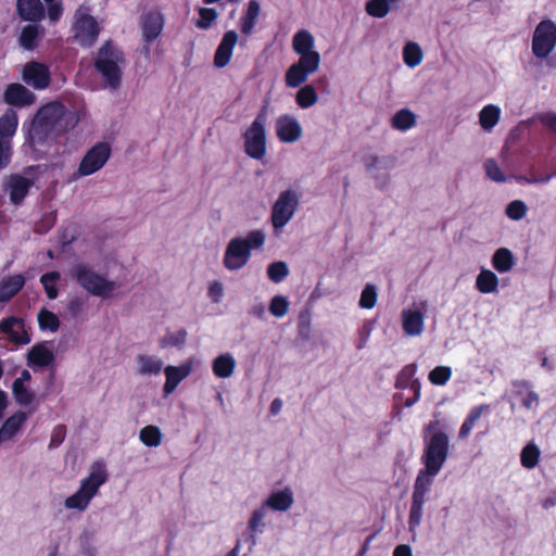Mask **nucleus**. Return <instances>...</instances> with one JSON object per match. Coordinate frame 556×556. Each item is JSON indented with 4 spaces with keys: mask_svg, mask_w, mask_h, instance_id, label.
Listing matches in <instances>:
<instances>
[{
    "mask_svg": "<svg viewBox=\"0 0 556 556\" xmlns=\"http://www.w3.org/2000/svg\"><path fill=\"white\" fill-rule=\"evenodd\" d=\"M223 285L219 281H213L208 287V296L214 303H218L223 296Z\"/></svg>",
    "mask_w": 556,
    "mask_h": 556,
    "instance_id": "bf43d9fd",
    "label": "nucleus"
},
{
    "mask_svg": "<svg viewBox=\"0 0 556 556\" xmlns=\"http://www.w3.org/2000/svg\"><path fill=\"white\" fill-rule=\"evenodd\" d=\"M556 47V25L551 20L538 24L532 38V52L539 59H545Z\"/></svg>",
    "mask_w": 556,
    "mask_h": 556,
    "instance_id": "9b49d317",
    "label": "nucleus"
},
{
    "mask_svg": "<svg viewBox=\"0 0 556 556\" xmlns=\"http://www.w3.org/2000/svg\"><path fill=\"white\" fill-rule=\"evenodd\" d=\"M199 15L200 17L195 22V26L199 29H208L218 17V13L214 8H200Z\"/></svg>",
    "mask_w": 556,
    "mask_h": 556,
    "instance_id": "09e8293b",
    "label": "nucleus"
},
{
    "mask_svg": "<svg viewBox=\"0 0 556 556\" xmlns=\"http://www.w3.org/2000/svg\"><path fill=\"white\" fill-rule=\"evenodd\" d=\"M37 38L38 26L29 24L23 27L20 36V43L23 48L33 50L37 47Z\"/></svg>",
    "mask_w": 556,
    "mask_h": 556,
    "instance_id": "37998d69",
    "label": "nucleus"
},
{
    "mask_svg": "<svg viewBox=\"0 0 556 556\" xmlns=\"http://www.w3.org/2000/svg\"><path fill=\"white\" fill-rule=\"evenodd\" d=\"M61 275L59 271H49L40 277V283L42 285L47 298L49 300H54L59 295V289L56 287V282L60 280Z\"/></svg>",
    "mask_w": 556,
    "mask_h": 556,
    "instance_id": "e433bc0d",
    "label": "nucleus"
},
{
    "mask_svg": "<svg viewBox=\"0 0 556 556\" xmlns=\"http://www.w3.org/2000/svg\"><path fill=\"white\" fill-rule=\"evenodd\" d=\"M267 508L278 510V491H273L267 501L257 509H255L249 520V533L244 534L241 540L249 542L251 546L255 544L254 534L262 532L265 523L263 522Z\"/></svg>",
    "mask_w": 556,
    "mask_h": 556,
    "instance_id": "ddd939ff",
    "label": "nucleus"
},
{
    "mask_svg": "<svg viewBox=\"0 0 556 556\" xmlns=\"http://www.w3.org/2000/svg\"><path fill=\"white\" fill-rule=\"evenodd\" d=\"M65 434H66L65 426H63V425L56 426L52 431L50 446L60 445L64 441Z\"/></svg>",
    "mask_w": 556,
    "mask_h": 556,
    "instance_id": "052dcab7",
    "label": "nucleus"
},
{
    "mask_svg": "<svg viewBox=\"0 0 556 556\" xmlns=\"http://www.w3.org/2000/svg\"><path fill=\"white\" fill-rule=\"evenodd\" d=\"M394 160L391 157H380L377 155H369L365 160V166L369 173L377 175L380 169H388L392 167Z\"/></svg>",
    "mask_w": 556,
    "mask_h": 556,
    "instance_id": "79ce46f5",
    "label": "nucleus"
},
{
    "mask_svg": "<svg viewBox=\"0 0 556 556\" xmlns=\"http://www.w3.org/2000/svg\"><path fill=\"white\" fill-rule=\"evenodd\" d=\"M165 17L160 10L152 9L143 12L139 17V27L142 41L147 46L154 42L163 33ZM149 47H146L147 53H149Z\"/></svg>",
    "mask_w": 556,
    "mask_h": 556,
    "instance_id": "f8f14e48",
    "label": "nucleus"
},
{
    "mask_svg": "<svg viewBox=\"0 0 556 556\" xmlns=\"http://www.w3.org/2000/svg\"><path fill=\"white\" fill-rule=\"evenodd\" d=\"M539 118L542 124L547 126L556 135V113H545Z\"/></svg>",
    "mask_w": 556,
    "mask_h": 556,
    "instance_id": "69168bd1",
    "label": "nucleus"
},
{
    "mask_svg": "<svg viewBox=\"0 0 556 556\" xmlns=\"http://www.w3.org/2000/svg\"><path fill=\"white\" fill-rule=\"evenodd\" d=\"M18 117L16 112L9 108L0 116V138L10 140L16 132Z\"/></svg>",
    "mask_w": 556,
    "mask_h": 556,
    "instance_id": "bb28decb",
    "label": "nucleus"
},
{
    "mask_svg": "<svg viewBox=\"0 0 556 556\" xmlns=\"http://www.w3.org/2000/svg\"><path fill=\"white\" fill-rule=\"evenodd\" d=\"M404 63L408 67H415L422 61V51L416 42H407L403 49Z\"/></svg>",
    "mask_w": 556,
    "mask_h": 556,
    "instance_id": "58836bf2",
    "label": "nucleus"
},
{
    "mask_svg": "<svg viewBox=\"0 0 556 556\" xmlns=\"http://www.w3.org/2000/svg\"><path fill=\"white\" fill-rule=\"evenodd\" d=\"M11 140L0 138V170L9 165L11 162Z\"/></svg>",
    "mask_w": 556,
    "mask_h": 556,
    "instance_id": "13d9d810",
    "label": "nucleus"
},
{
    "mask_svg": "<svg viewBox=\"0 0 556 556\" xmlns=\"http://www.w3.org/2000/svg\"><path fill=\"white\" fill-rule=\"evenodd\" d=\"M266 235L263 230L250 231L245 238H232L226 247L224 266L229 270H238L247 265L251 251L261 249L265 243Z\"/></svg>",
    "mask_w": 556,
    "mask_h": 556,
    "instance_id": "20e7f679",
    "label": "nucleus"
},
{
    "mask_svg": "<svg viewBox=\"0 0 556 556\" xmlns=\"http://www.w3.org/2000/svg\"><path fill=\"white\" fill-rule=\"evenodd\" d=\"M74 40L83 48L92 47L98 40L101 27L98 21L88 12L87 8L79 7L74 13L72 26Z\"/></svg>",
    "mask_w": 556,
    "mask_h": 556,
    "instance_id": "1a4fd4ad",
    "label": "nucleus"
},
{
    "mask_svg": "<svg viewBox=\"0 0 556 556\" xmlns=\"http://www.w3.org/2000/svg\"><path fill=\"white\" fill-rule=\"evenodd\" d=\"M249 314L258 319H264L266 316V307L263 303H256L250 308Z\"/></svg>",
    "mask_w": 556,
    "mask_h": 556,
    "instance_id": "774afa93",
    "label": "nucleus"
},
{
    "mask_svg": "<svg viewBox=\"0 0 556 556\" xmlns=\"http://www.w3.org/2000/svg\"><path fill=\"white\" fill-rule=\"evenodd\" d=\"M25 278L23 275H13L4 278L0 282V302H9L24 287Z\"/></svg>",
    "mask_w": 556,
    "mask_h": 556,
    "instance_id": "393cba45",
    "label": "nucleus"
},
{
    "mask_svg": "<svg viewBox=\"0 0 556 556\" xmlns=\"http://www.w3.org/2000/svg\"><path fill=\"white\" fill-rule=\"evenodd\" d=\"M38 325L41 330L56 332L60 328V319L53 312L41 308L38 313Z\"/></svg>",
    "mask_w": 556,
    "mask_h": 556,
    "instance_id": "4c0bfd02",
    "label": "nucleus"
},
{
    "mask_svg": "<svg viewBox=\"0 0 556 556\" xmlns=\"http://www.w3.org/2000/svg\"><path fill=\"white\" fill-rule=\"evenodd\" d=\"M37 100L36 94L27 87L20 83H11L7 85L3 91V101L13 108H27L33 105Z\"/></svg>",
    "mask_w": 556,
    "mask_h": 556,
    "instance_id": "f3484780",
    "label": "nucleus"
},
{
    "mask_svg": "<svg viewBox=\"0 0 556 556\" xmlns=\"http://www.w3.org/2000/svg\"><path fill=\"white\" fill-rule=\"evenodd\" d=\"M78 121L77 113L62 102H48L36 112L26 141L38 159L43 157L48 154V149L55 143L56 137L74 129Z\"/></svg>",
    "mask_w": 556,
    "mask_h": 556,
    "instance_id": "f257e3e1",
    "label": "nucleus"
},
{
    "mask_svg": "<svg viewBox=\"0 0 556 556\" xmlns=\"http://www.w3.org/2000/svg\"><path fill=\"white\" fill-rule=\"evenodd\" d=\"M108 480V472L105 465L101 462H96L91 466V470L87 478L81 480L79 491L88 496L89 500L98 493L99 488Z\"/></svg>",
    "mask_w": 556,
    "mask_h": 556,
    "instance_id": "a211bd4d",
    "label": "nucleus"
},
{
    "mask_svg": "<svg viewBox=\"0 0 556 556\" xmlns=\"http://www.w3.org/2000/svg\"><path fill=\"white\" fill-rule=\"evenodd\" d=\"M300 192L289 189L280 193V228L294 215L300 204Z\"/></svg>",
    "mask_w": 556,
    "mask_h": 556,
    "instance_id": "412c9836",
    "label": "nucleus"
},
{
    "mask_svg": "<svg viewBox=\"0 0 556 556\" xmlns=\"http://www.w3.org/2000/svg\"><path fill=\"white\" fill-rule=\"evenodd\" d=\"M528 212L527 204L521 200H514L511 201L505 210V213L508 218L511 220H520L522 219Z\"/></svg>",
    "mask_w": 556,
    "mask_h": 556,
    "instance_id": "8fccbe9b",
    "label": "nucleus"
},
{
    "mask_svg": "<svg viewBox=\"0 0 556 556\" xmlns=\"http://www.w3.org/2000/svg\"><path fill=\"white\" fill-rule=\"evenodd\" d=\"M261 12V5L257 0H250L245 14L240 20V30L243 35H250L256 24Z\"/></svg>",
    "mask_w": 556,
    "mask_h": 556,
    "instance_id": "cd10ccee",
    "label": "nucleus"
},
{
    "mask_svg": "<svg viewBox=\"0 0 556 556\" xmlns=\"http://www.w3.org/2000/svg\"><path fill=\"white\" fill-rule=\"evenodd\" d=\"M420 388H421V384H420L419 380H413L412 381L410 389L414 391V396L410 397V399H407L405 401L404 405L406 407L413 406L419 400Z\"/></svg>",
    "mask_w": 556,
    "mask_h": 556,
    "instance_id": "0e129e2a",
    "label": "nucleus"
},
{
    "mask_svg": "<svg viewBox=\"0 0 556 556\" xmlns=\"http://www.w3.org/2000/svg\"><path fill=\"white\" fill-rule=\"evenodd\" d=\"M0 333L7 334L16 345L28 344L31 340L23 318L10 316L0 321Z\"/></svg>",
    "mask_w": 556,
    "mask_h": 556,
    "instance_id": "dca6fc26",
    "label": "nucleus"
},
{
    "mask_svg": "<svg viewBox=\"0 0 556 556\" xmlns=\"http://www.w3.org/2000/svg\"><path fill=\"white\" fill-rule=\"evenodd\" d=\"M293 504L292 491L288 488L280 491V511L289 509Z\"/></svg>",
    "mask_w": 556,
    "mask_h": 556,
    "instance_id": "e2e57ef3",
    "label": "nucleus"
},
{
    "mask_svg": "<svg viewBox=\"0 0 556 556\" xmlns=\"http://www.w3.org/2000/svg\"><path fill=\"white\" fill-rule=\"evenodd\" d=\"M162 432L157 426H146L140 430L139 439L148 447H156L162 443Z\"/></svg>",
    "mask_w": 556,
    "mask_h": 556,
    "instance_id": "c9c22d12",
    "label": "nucleus"
},
{
    "mask_svg": "<svg viewBox=\"0 0 556 556\" xmlns=\"http://www.w3.org/2000/svg\"><path fill=\"white\" fill-rule=\"evenodd\" d=\"M500 115V108L489 104L480 111L479 123L484 130L490 131L498 123Z\"/></svg>",
    "mask_w": 556,
    "mask_h": 556,
    "instance_id": "72a5a7b5",
    "label": "nucleus"
},
{
    "mask_svg": "<svg viewBox=\"0 0 556 556\" xmlns=\"http://www.w3.org/2000/svg\"><path fill=\"white\" fill-rule=\"evenodd\" d=\"M318 101V94L312 85H304L295 93V102L301 109H308Z\"/></svg>",
    "mask_w": 556,
    "mask_h": 556,
    "instance_id": "f704fd0d",
    "label": "nucleus"
},
{
    "mask_svg": "<svg viewBox=\"0 0 556 556\" xmlns=\"http://www.w3.org/2000/svg\"><path fill=\"white\" fill-rule=\"evenodd\" d=\"M486 176L495 182H504L506 180L505 175L502 173L497 163L493 159H488L483 164Z\"/></svg>",
    "mask_w": 556,
    "mask_h": 556,
    "instance_id": "6e6d98bb",
    "label": "nucleus"
},
{
    "mask_svg": "<svg viewBox=\"0 0 556 556\" xmlns=\"http://www.w3.org/2000/svg\"><path fill=\"white\" fill-rule=\"evenodd\" d=\"M539 457H540V450L533 443L526 445L523 447V450L521 451V456H520L521 464L526 468H529V469L534 468L539 463Z\"/></svg>",
    "mask_w": 556,
    "mask_h": 556,
    "instance_id": "49530a36",
    "label": "nucleus"
},
{
    "mask_svg": "<svg viewBox=\"0 0 556 556\" xmlns=\"http://www.w3.org/2000/svg\"><path fill=\"white\" fill-rule=\"evenodd\" d=\"M165 377L174 382L179 384L185 378H187L191 372V365L184 364L181 366H167L164 369Z\"/></svg>",
    "mask_w": 556,
    "mask_h": 556,
    "instance_id": "a18cd8bd",
    "label": "nucleus"
},
{
    "mask_svg": "<svg viewBox=\"0 0 556 556\" xmlns=\"http://www.w3.org/2000/svg\"><path fill=\"white\" fill-rule=\"evenodd\" d=\"M12 392L15 401L22 405H29L35 397V393L30 391L25 384H22L20 381H13Z\"/></svg>",
    "mask_w": 556,
    "mask_h": 556,
    "instance_id": "c03bdc74",
    "label": "nucleus"
},
{
    "mask_svg": "<svg viewBox=\"0 0 556 556\" xmlns=\"http://www.w3.org/2000/svg\"><path fill=\"white\" fill-rule=\"evenodd\" d=\"M267 121L266 109L263 108L251 126L243 132L244 152L254 160H262L266 153Z\"/></svg>",
    "mask_w": 556,
    "mask_h": 556,
    "instance_id": "0eeeda50",
    "label": "nucleus"
},
{
    "mask_svg": "<svg viewBox=\"0 0 556 556\" xmlns=\"http://www.w3.org/2000/svg\"><path fill=\"white\" fill-rule=\"evenodd\" d=\"M187 340V331L180 329L176 332L167 330L166 334L160 340L161 348H181L185 345Z\"/></svg>",
    "mask_w": 556,
    "mask_h": 556,
    "instance_id": "a19ab883",
    "label": "nucleus"
},
{
    "mask_svg": "<svg viewBox=\"0 0 556 556\" xmlns=\"http://www.w3.org/2000/svg\"><path fill=\"white\" fill-rule=\"evenodd\" d=\"M236 368V359L229 353L220 354L212 364L213 374L217 378H229L232 376Z\"/></svg>",
    "mask_w": 556,
    "mask_h": 556,
    "instance_id": "a878e982",
    "label": "nucleus"
},
{
    "mask_svg": "<svg viewBox=\"0 0 556 556\" xmlns=\"http://www.w3.org/2000/svg\"><path fill=\"white\" fill-rule=\"evenodd\" d=\"M237 41L238 35L235 30H228L224 34L214 55L216 67L223 68L229 64Z\"/></svg>",
    "mask_w": 556,
    "mask_h": 556,
    "instance_id": "6ab92c4d",
    "label": "nucleus"
},
{
    "mask_svg": "<svg viewBox=\"0 0 556 556\" xmlns=\"http://www.w3.org/2000/svg\"><path fill=\"white\" fill-rule=\"evenodd\" d=\"M485 408H488V406L481 405V406H477V407H475V408H472L470 410L467 419L465 420V422L460 427V430H459V438L460 439L466 438L471 432L475 424L481 417L482 412Z\"/></svg>",
    "mask_w": 556,
    "mask_h": 556,
    "instance_id": "de8ad7c7",
    "label": "nucleus"
},
{
    "mask_svg": "<svg viewBox=\"0 0 556 556\" xmlns=\"http://www.w3.org/2000/svg\"><path fill=\"white\" fill-rule=\"evenodd\" d=\"M111 147L108 142H98L83 156L78 168L73 173V179L90 176L100 170L111 156Z\"/></svg>",
    "mask_w": 556,
    "mask_h": 556,
    "instance_id": "9d476101",
    "label": "nucleus"
},
{
    "mask_svg": "<svg viewBox=\"0 0 556 556\" xmlns=\"http://www.w3.org/2000/svg\"><path fill=\"white\" fill-rule=\"evenodd\" d=\"M492 265L500 273L509 271L515 265V258L511 251L507 248L497 249L493 254Z\"/></svg>",
    "mask_w": 556,
    "mask_h": 556,
    "instance_id": "7c9ffc66",
    "label": "nucleus"
},
{
    "mask_svg": "<svg viewBox=\"0 0 556 556\" xmlns=\"http://www.w3.org/2000/svg\"><path fill=\"white\" fill-rule=\"evenodd\" d=\"M33 185L34 181L30 178L20 174L11 175L8 181L11 203L14 205L21 204L28 194Z\"/></svg>",
    "mask_w": 556,
    "mask_h": 556,
    "instance_id": "aec40b11",
    "label": "nucleus"
},
{
    "mask_svg": "<svg viewBox=\"0 0 556 556\" xmlns=\"http://www.w3.org/2000/svg\"><path fill=\"white\" fill-rule=\"evenodd\" d=\"M303 129L300 122L292 115L280 117V141L293 143L301 139Z\"/></svg>",
    "mask_w": 556,
    "mask_h": 556,
    "instance_id": "b1692460",
    "label": "nucleus"
},
{
    "mask_svg": "<svg viewBox=\"0 0 556 556\" xmlns=\"http://www.w3.org/2000/svg\"><path fill=\"white\" fill-rule=\"evenodd\" d=\"M445 425L439 420H431L424 428L425 448L422 454V463L426 471L430 475H438L447 459L450 451V439L446 433Z\"/></svg>",
    "mask_w": 556,
    "mask_h": 556,
    "instance_id": "7ed1b4c3",
    "label": "nucleus"
},
{
    "mask_svg": "<svg viewBox=\"0 0 556 556\" xmlns=\"http://www.w3.org/2000/svg\"><path fill=\"white\" fill-rule=\"evenodd\" d=\"M22 78L25 84L34 89L43 90L50 86L51 73L46 64L29 61L23 67Z\"/></svg>",
    "mask_w": 556,
    "mask_h": 556,
    "instance_id": "4468645a",
    "label": "nucleus"
},
{
    "mask_svg": "<svg viewBox=\"0 0 556 556\" xmlns=\"http://www.w3.org/2000/svg\"><path fill=\"white\" fill-rule=\"evenodd\" d=\"M416 370H417V367L415 364H409V365L405 366L397 376L396 388H399V389L410 388L412 381L416 380L414 378Z\"/></svg>",
    "mask_w": 556,
    "mask_h": 556,
    "instance_id": "864d4df0",
    "label": "nucleus"
},
{
    "mask_svg": "<svg viewBox=\"0 0 556 556\" xmlns=\"http://www.w3.org/2000/svg\"><path fill=\"white\" fill-rule=\"evenodd\" d=\"M428 307L427 301H421L418 308H405L401 313L402 328L406 336H420L425 328V316L421 312Z\"/></svg>",
    "mask_w": 556,
    "mask_h": 556,
    "instance_id": "2eb2a0df",
    "label": "nucleus"
},
{
    "mask_svg": "<svg viewBox=\"0 0 556 556\" xmlns=\"http://www.w3.org/2000/svg\"><path fill=\"white\" fill-rule=\"evenodd\" d=\"M416 125V115L408 109L397 111L391 118V126L400 131H406Z\"/></svg>",
    "mask_w": 556,
    "mask_h": 556,
    "instance_id": "473e14b6",
    "label": "nucleus"
},
{
    "mask_svg": "<svg viewBox=\"0 0 556 556\" xmlns=\"http://www.w3.org/2000/svg\"><path fill=\"white\" fill-rule=\"evenodd\" d=\"M514 387L516 394L521 396L522 405L527 409H533L539 406V395L531 390V386L528 381H515Z\"/></svg>",
    "mask_w": 556,
    "mask_h": 556,
    "instance_id": "c85d7f7f",
    "label": "nucleus"
},
{
    "mask_svg": "<svg viewBox=\"0 0 556 556\" xmlns=\"http://www.w3.org/2000/svg\"><path fill=\"white\" fill-rule=\"evenodd\" d=\"M55 359L54 353L47 346V342H39L31 346L27 353V365L29 367H47Z\"/></svg>",
    "mask_w": 556,
    "mask_h": 556,
    "instance_id": "4be33fe9",
    "label": "nucleus"
},
{
    "mask_svg": "<svg viewBox=\"0 0 556 556\" xmlns=\"http://www.w3.org/2000/svg\"><path fill=\"white\" fill-rule=\"evenodd\" d=\"M452 370L447 366H438L429 374V380L437 386H443L451 378Z\"/></svg>",
    "mask_w": 556,
    "mask_h": 556,
    "instance_id": "5fc2aeb1",
    "label": "nucleus"
},
{
    "mask_svg": "<svg viewBox=\"0 0 556 556\" xmlns=\"http://www.w3.org/2000/svg\"><path fill=\"white\" fill-rule=\"evenodd\" d=\"M71 276L88 293L108 298L116 289V282L97 274L89 265L79 263L71 270Z\"/></svg>",
    "mask_w": 556,
    "mask_h": 556,
    "instance_id": "423d86ee",
    "label": "nucleus"
},
{
    "mask_svg": "<svg viewBox=\"0 0 556 556\" xmlns=\"http://www.w3.org/2000/svg\"><path fill=\"white\" fill-rule=\"evenodd\" d=\"M476 287L481 293H493L497 291L498 278L490 269H482L476 279Z\"/></svg>",
    "mask_w": 556,
    "mask_h": 556,
    "instance_id": "2f4dec72",
    "label": "nucleus"
},
{
    "mask_svg": "<svg viewBox=\"0 0 556 556\" xmlns=\"http://www.w3.org/2000/svg\"><path fill=\"white\" fill-rule=\"evenodd\" d=\"M16 10L23 21L40 22L45 17V7L40 0H17Z\"/></svg>",
    "mask_w": 556,
    "mask_h": 556,
    "instance_id": "5701e85b",
    "label": "nucleus"
},
{
    "mask_svg": "<svg viewBox=\"0 0 556 556\" xmlns=\"http://www.w3.org/2000/svg\"><path fill=\"white\" fill-rule=\"evenodd\" d=\"M63 13V7L60 1L48 3V15L51 21H59Z\"/></svg>",
    "mask_w": 556,
    "mask_h": 556,
    "instance_id": "680f3d73",
    "label": "nucleus"
},
{
    "mask_svg": "<svg viewBox=\"0 0 556 556\" xmlns=\"http://www.w3.org/2000/svg\"><path fill=\"white\" fill-rule=\"evenodd\" d=\"M136 363L140 375H157L163 367V362L160 358L146 354H138Z\"/></svg>",
    "mask_w": 556,
    "mask_h": 556,
    "instance_id": "c756f323",
    "label": "nucleus"
},
{
    "mask_svg": "<svg viewBox=\"0 0 556 556\" xmlns=\"http://www.w3.org/2000/svg\"><path fill=\"white\" fill-rule=\"evenodd\" d=\"M84 302L79 298H74L68 302L67 309L71 314L77 315L81 312Z\"/></svg>",
    "mask_w": 556,
    "mask_h": 556,
    "instance_id": "338daca9",
    "label": "nucleus"
},
{
    "mask_svg": "<svg viewBox=\"0 0 556 556\" xmlns=\"http://www.w3.org/2000/svg\"><path fill=\"white\" fill-rule=\"evenodd\" d=\"M434 477L435 475H430L422 470H420L416 477L408 517V526L412 532H414L421 523L424 504L426 502V496L431 489Z\"/></svg>",
    "mask_w": 556,
    "mask_h": 556,
    "instance_id": "6e6552de",
    "label": "nucleus"
},
{
    "mask_svg": "<svg viewBox=\"0 0 556 556\" xmlns=\"http://www.w3.org/2000/svg\"><path fill=\"white\" fill-rule=\"evenodd\" d=\"M125 63V55L112 40L105 41L98 50L94 59V68L112 89H117L122 83L121 64Z\"/></svg>",
    "mask_w": 556,
    "mask_h": 556,
    "instance_id": "39448f33",
    "label": "nucleus"
},
{
    "mask_svg": "<svg viewBox=\"0 0 556 556\" xmlns=\"http://www.w3.org/2000/svg\"><path fill=\"white\" fill-rule=\"evenodd\" d=\"M314 46L315 39L306 29H302L293 36L292 47L300 59L286 72L285 80L288 87L302 86L311 75L319 70L320 54L314 50Z\"/></svg>",
    "mask_w": 556,
    "mask_h": 556,
    "instance_id": "f03ea898",
    "label": "nucleus"
},
{
    "mask_svg": "<svg viewBox=\"0 0 556 556\" xmlns=\"http://www.w3.org/2000/svg\"><path fill=\"white\" fill-rule=\"evenodd\" d=\"M366 11L374 17H384L389 11L390 5L387 0H369L366 4Z\"/></svg>",
    "mask_w": 556,
    "mask_h": 556,
    "instance_id": "3c124183",
    "label": "nucleus"
},
{
    "mask_svg": "<svg viewBox=\"0 0 556 556\" xmlns=\"http://www.w3.org/2000/svg\"><path fill=\"white\" fill-rule=\"evenodd\" d=\"M27 416L23 412H17L14 415L10 416L3 424L0 433H4L8 437H13L18 432L23 424L25 422Z\"/></svg>",
    "mask_w": 556,
    "mask_h": 556,
    "instance_id": "ea45409f",
    "label": "nucleus"
},
{
    "mask_svg": "<svg viewBox=\"0 0 556 556\" xmlns=\"http://www.w3.org/2000/svg\"><path fill=\"white\" fill-rule=\"evenodd\" d=\"M91 500L88 498L87 495L80 493L79 490H77L73 495L68 496L65 500V507L68 509H78V510H85Z\"/></svg>",
    "mask_w": 556,
    "mask_h": 556,
    "instance_id": "603ef678",
    "label": "nucleus"
},
{
    "mask_svg": "<svg viewBox=\"0 0 556 556\" xmlns=\"http://www.w3.org/2000/svg\"><path fill=\"white\" fill-rule=\"evenodd\" d=\"M377 302V291L371 285H367L362 291L359 306L363 308H372Z\"/></svg>",
    "mask_w": 556,
    "mask_h": 556,
    "instance_id": "4d7b16f0",
    "label": "nucleus"
}]
</instances>
